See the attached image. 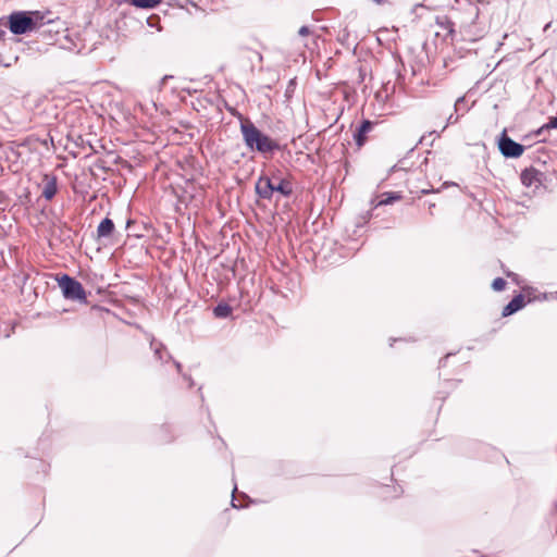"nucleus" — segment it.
<instances>
[{"label":"nucleus","instance_id":"obj_13","mask_svg":"<svg viewBox=\"0 0 557 557\" xmlns=\"http://www.w3.org/2000/svg\"><path fill=\"white\" fill-rule=\"evenodd\" d=\"M213 312L216 318H227L232 313V308L227 304H219Z\"/></svg>","mask_w":557,"mask_h":557},{"label":"nucleus","instance_id":"obj_12","mask_svg":"<svg viewBox=\"0 0 557 557\" xmlns=\"http://www.w3.org/2000/svg\"><path fill=\"white\" fill-rule=\"evenodd\" d=\"M274 191H278L284 196H289L293 193V187L288 181L280 180L278 183L274 182Z\"/></svg>","mask_w":557,"mask_h":557},{"label":"nucleus","instance_id":"obj_6","mask_svg":"<svg viewBox=\"0 0 557 557\" xmlns=\"http://www.w3.org/2000/svg\"><path fill=\"white\" fill-rule=\"evenodd\" d=\"M32 18V27L33 29H37L38 27L42 26L46 23H52L53 20L47 17L50 15V12H40V11H28L27 12Z\"/></svg>","mask_w":557,"mask_h":557},{"label":"nucleus","instance_id":"obj_17","mask_svg":"<svg viewBox=\"0 0 557 557\" xmlns=\"http://www.w3.org/2000/svg\"><path fill=\"white\" fill-rule=\"evenodd\" d=\"M298 34H299L300 36L305 37V36H309V35L311 34V30H310V28H309V27H307V26H301V27L299 28V30H298Z\"/></svg>","mask_w":557,"mask_h":557},{"label":"nucleus","instance_id":"obj_5","mask_svg":"<svg viewBox=\"0 0 557 557\" xmlns=\"http://www.w3.org/2000/svg\"><path fill=\"white\" fill-rule=\"evenodd\" d=\"M257 194L264 199H270L274 193V182L267 177H260L256 184Z\"/></svg>","mask_w":557,"mask_h":557},{"label":"nucleus","instance_id":"obj_4","mask_svg":"<svg viewBox=\"0 0 557 557\" xmlns=\"http://www.w3.org/2000/svg\"><path fill=\"white\" fill-rule=\"evenodd\" d=\"M499 150L505 157L518 158L523 153L524 147L513 141L511 138L504 136L499 140Z\"/></svg>","mask_w":557,"mask_h":557},{"label":"nucleus","instance_id":"obj_10","mask_svg":"<svg viewBox=\"0 0 557 557\" xmlns=\"http://www.w3.org/2000/svg\"><path fill=\"white\" fill-rule=\"evenodd\" d=\"M401 196L398 193H383L380 196V200L376 202L375 207L391 205L394 201L400 200Z\"/></svg>","mask_w":557,"mask_h":557},{"label":"nucleus","instance_id":"obj_9","mask_svg":"<svg viewBox=\"0 0 557 557\" xmlns=\"http://www.w3.org/2000/svg\"><path fill=\"white\" fill-rule=\"evenodd\" d=\"M372 128V124L370 121H363L360 127L358 128L357 134L355 135V140L358 146H362L366 140V134L370 132Z\"/></svg>","mask_w":557,"mask_h":557},{"label":"nucleus","instance_id":"obj_1","mask_svg":"<svg viewBox=\"0 0 557 557\" xmlns=\"http://www.w3.org/2000/svg\"><path fill=\"white\" fill-rule=\"evenodd\" d=\"M240 131L244 141L250 150L265 153L277 148V144L269 136L261 133L249 120L242 122Z\"/></svg>","mask_w":557,"mask_h":557},{"label":"nucleus","instance_id":"obj_16","mask_svg":"<svg viewBox=\"0 0 557 557\" xmlns=\"http://www.w3.org/2000/svg\"><path fill=\"white\" fill-rule=\"evenodd\" d=\"M505 286H506V282H505V280H504V278H502V277H497V278H495V280L493 281V283H492V287H493V289H494V290H496V292H500V290H503V289L505 288Z\"/></svg>","mask_w":557,"mask_h":557},{"label":"nucleus","instance_id":"obj_14","mask_svg":"<svg viewBox=\"0 0 557 557\" xmlns=\"http://www.w3.org/2000/svg\"><path fill=\"white\" fill-rule=\"evenodd\" d=\"M132 4L137 8L150 9L161 3V0H131Z\"/></svg>","mask_w":557,"mask_h":557},{"label":"nucleus","instance_id":"obj_8","mask_svg":"<svg viewBox=\"0 0 557 557\" xmlns=\"http://www.w3.org/2000/svg\"><path fill=\"white\" fill-rule=\"evenodd\" d=\"M114 231V223L111 219H103L98 225L97 233L98 237H109Z\"/></svg>","mask_w":557,"mask_h":557},{"label":"nucleus","instance_id":"obj_3","mask_svg":"<svg viewBox=\"0 0 557 557\" xmlns=\"http://www.w3.org/2000/svg\"><path fill=\"white\" fill-rule=\"evenodd\" d=\"M32 23V18L26 11L13 12L9 15V29L14 35H22L34 30Z\"/></svg>","mask_w":557,"mask_h":557},{"label":"nucleus","instance_id":"obj_18","mask_svg":"<svg viewBox=\"0 0 557 557\" xmlns=\"http://www.w3.org/2000/svg\"><path fill=\"white\" fill-rule=\"evenodd\" d=\"M522 182H523L525 185H531V181H530V177H529V173H528V172H523V174H522Z\"/></svg>","mask_w":557,"mask_h":557},{"label":"nucleus","instance_id":"obj_19","mask_svg":"<svg viewBox=\"0 0 557 557\" xmlns=\"http://www.w3.org/2000/svg\"><path fill=\"white\" fill-rule=\"evenodd\" d=\"M375 3L377 4H383L385 2V0H373Z\"/></svg>","mask_w":557,"mask_h":557},{"label":"nucleus","instance_id":"obj_2","mask_svg":"<svg viewBox=\"0 0 557 557\" xmlns=\"http://www.w3.org/2000/svg\"><path fill=\"white\" fill-rule=\"evenodd\" d=\"M59 285L63 292V295L67 299L72 300H85L86 294L79 282L70 277L69 275H63L59 280Z\"/></svg>","mask_w":557,"mask_h":557},{"label":"nucleus","instance_id":"obj_11","mask_svg":"<svg viewBox=\"0 0 557 557\" xmlns=\"http://www.w3.org/2000/svg\"><path fill=\"white\" fill-rule=\"evenodd\" d=\"M57 194V182L55 178H49L47 183L45 184V187L42 189V196L50 200L54 197Z\"/></svg>","mask_w":557,"mask_h":557},{"label":"nucleus","instance_id":"obj_7","mask_svg":"<svg viewBox=\"0 0 557 557\" xmlns=\"http://www.w3.org/2000/svg\"><path fill=\"white\" fill-rule=\"evenodd\" d=\"M524 306V297L522 295H518L513 297L508 305H506L503 309L502 315L509 317L520 310Z\"/></svg>","mask_w":557,"mask_h":557},{"label":"nucleus","instance_id":"obj_15","mask_svg":"<svg viewBox=\"0 0 557 557\" xmlns=\"http://www.w3.org/2000/svg\"><path fill=\"white\" fill-rule=\"evenodd\" d=\"M437 24L446 30V35L451 36L454 34V24L448 17L437 18Z\"/></svg>","mask_w":557,"mask_h":557}]
</instances>
